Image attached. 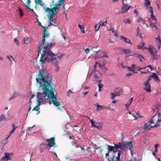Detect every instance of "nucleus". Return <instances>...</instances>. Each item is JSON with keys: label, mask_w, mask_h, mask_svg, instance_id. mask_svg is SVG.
<instances>
[{"label": "nucleus", "mask_w": 161, "mask_h": 161, "mask_svg": "<svg viewBox=\"0 0 161 161\" xmlns=\"http://www.w3.org/2000/svg\"><path fill=\"white\" fill-rule=\"evenodd\" d=\"M108 161H120V151L118 150L117 156L116 158V159L114 160V158H107Z\"/></svg>", "instance_id": "nucleus-16"}, {"label": "nucleus", "mask_w": 161, "mask_h": 161, "mask_svg": "<svg viewBox=\"0 0 161 161\" xmlns=\"http://www.w3.org/2000/svg\"><path fill=\"white\" fill-rule=\"evenodd\" d=\"M124 141L119 142L117 144H114V147L117 149L118 148L123 150L124 148Z\"/></svg>", "instance_id": "nucleus-14"}, {"label": "nucleus", "mask_w": 161, "mask_h": 161, "mask_svg": "<svg viewBox=\"0 0 161 161\" xmlns=\"http://www.w3.org/2000/svg\"><path fill=\"white\" fill-rule=\"evenodd\" d=\"M122 51L126 54H130L131 53V51L130 49H124Z\"/></svg>", "instance_id": "nucleus-25"}, {"label": "nucleus", "mask_w": 161, "mask_h": 161, "mask_svg": "<svg viewBox=\"0 0 161 161\" xmlns=\"http://www.w3.org/2000/svg\"><path fill=\"white\" fill-rule=\"evenodd\" d=\"M64 108V106H62V108L61 109H60V107H58V108H57V109L58 110H62Z\"/></svg>", "instance_id": "nucleus-60"}, {"label": "nucleus", "mask_w": 161, "mask_h": 161, "mask_svg": "<svg viewBox=\"0 0 161 161\" xmlns=\"http://www.w3.org/2000/svg\"><path fill=\"white\" fill-rule=\"evenodd\" d=\"M50 152H51L53 153V154L55 155V156H56V157L57 158L58 156L57 155L56 153L54 151V149H51V150H50V151H49Z\"/></svg>", "instance_id": "nucleus-46"}, {"label": "nucleus", "mask_w": 161, "mask_h": 161, "mask_svg": "<svg viewBox=\"0 0 161 161\" xmlns=\"http://www.w3.org/2000/svg\"><path fill=\"white\" fill-rule=\"evenodd\" d=\"M144 44L143 43H140L139 44V45L138 46V49H145V48H144Z\"/></svg>", "instance_id": "nucleus-34"}, {"label": "nucleus", "mask_w": 161, "mask_h": 161, "mask_svg": "<svg viewBox=\"0 0 161 161\" xmlns=\"http://www.w3.org/2000/svg\"><path fill=\"white\" fill-rule=\"evenodd\" d=\"M144 4L149 13H153V8L151 6V2L149 0H145Z\"/></svg>", "instance_id": "nucleus-11"}, {"label": "nucleus", "mask_w": 161, "mask_h": 161, "mask_svg": "<svg viewBox=\"0 0 161 161\" xmlns=\"http://www.w3.org/2000/svg\"><path fill=\"white\" fill-rule=\"evenodd\" d=\"M122 91H119L118 92H115L113 93H112L111 94L112 97H111V98L112 99H114V97L116 96H119L120 95L122 94Z\"/></svg>", "instance_id": "nucleus-18"}, {"label": "nucleus", "mask_w": 161, "mask_h": 161, "mask_svg": "<svg viewBox=\"0 0 161 161\" xmlns=\"http://www.w3.org/2000/svg\"><path fill=\"white\" fill-rule=\"evenodd\" d=\"M37 1H38V4L40 5L43 6H44V3H43V2L42 1V0H35V2L36 3V4H37Z\"/></svg>", "instance_id": "nucleus-29"}, {"label": "nucleus", "mask_w": 161, "mask_h": 161, "mask_svg": "<svg viewBox=\"0 0 161 161\" xmlns=\"http://www.w3.org/2000/svg\"><path fill=\"white\" fill-rule=\"evenodd\" d=\"M90 49L89 48H86L85 50V52L86 53V54H88L89 53Z\"/></svg>", "instance_id": "nucleus-53"}, {"label": "nucleus", "mask_w": 161, "mask_h": 161, "mask_svg": "<svg viewBox=\"0 0 161 161\" xmlns=\"http://www.w3.org/2000/svg\"><path fill=\"white\" fill-rule=\"evenodd\" d=\"M90 121L91 124L92 126V127H94L97 128L98 129H101L102 128V125L97 122H95L92 119H90Z\"/></svg>", "instance_id": "nucleus-12"}, {"label": "nucleus", "mask_w": 161, "mask_h": 161, "mask_svg": "<svg viewBox=\"0 0 161 161\" xmlns=\"http://www.w3.org/2000/svg\"><path fill=\"white\" fill-rule=\"evenodd\" d=\"M134 55H135V57L139 58L140 61H142V58H144L142 55L137 54H134Z\"/></svg>", "instance_id": "nucleus-26"}, {"label": "nucleus", "mask_w": 161, "mask_h": 161, "mask_svg": "<svg viewBox=\"0 0 161 161\" xmlns=\"http://www.w3.org/2000/svg\"><path fill=\"white\" fill-rule=\"evenodd\" d=\"M150 22V26L152 28V29L155 31L157 29V27L156 26L157 23V19L155 18V16L153 15V13H151L150 17L149 19Z\"/></svg>", "instance_id": "nucleus-7"}, {"label": "nucleus", "mask_w": 161, "mask_h": 161, "mask_svg": "<svg viewBox=\"0 0 161 161\" xmlns=\"http://www.w3.org/2000/svg\"><path fill=\"white\" fill-rule=\"evenodd\" d=\"M31 109V107L30 106H29V108H28V109H29V110H28V114L29 112L30 113V111Z\"/></svg>", "instance_id": "nucleus-63"}, {"label": "nucleus", "mask_w": 161, "mask_h": 161, "mask_svg": "<svg viewBox=\"0 0 161 161\" xmlns=\"http://www.w3.org/2000/svg\"><path fill=\"white\" fill-rule=\"evenodd\" d=\"M156 40L157 41H158V42L161 44V40L160 38V36H158L157 38H156Z\"/></svg>", "instance_id": "nucleus-47"}, {"label": "nucleus", "mask_w": 161, "mask_h": 161, "mask_svg": "<svg viewBox=\"0 0 161 161\" xmlns=\"http://www.w3.org/2000/svg\"><path fill=\"white\" fill-rule=\"evenodd\" d=\"M96 68L94 67V70H92L91 73L89 74V77H91L93 75L94 79L93 81H96L98 82L99 76L100 75V73L99 71L96 70Z\"/></svg>", "instance_id": "nucleus-9"}, {"label": "nucleus", "mask_w": 161, "mask_h": 161, "mask_svg": "<svg viewBox=\"0 0 161 161\" xmlns=\"http://www.w3.org/2000/svg\"><path fill=\"white\" fill-rule=\"evenodd\" d=\"M149 77H150V78L151 77L153 78L154 79L155 81L158 83L160 81L158 76L156 75L155 73H153L152 75Z\"/></svg>", "instance_id": "nucleus-21"}, {"label": "nucleus", "mask_w": 161, "mask_h": 161, "mask_svg": "<svg viewBox=\"0 0 161 161\" xmlns=\"http://www.w3.org/2000/svg\"><path fill=\"white\" fill-rule=\"evenodd\" d=\"M11 126L13 129H14V130H15L17 128V127L16 126L15 124L14 123L12 124Z\"/></svg>", "instance_id": "nucleus-48"}, {"label": "nucleus", "mask_w": 161, "mask_h": 161, "mask_svg": "<svg viewBox=\"0 0 161 161\" xmlns=\"http://www.w3.org/2000/svg\"><path fill=\"white\" fill-rule=\"evenodd\" d=\"M101 80H100V79H98V81L99 82V83L98 85V86L99 87V91H100L102 90L101 88H103V85L102 84L100 83V82Z\"/></svg>", "instance_id": "nucleus-35"}, {"label": "nucleus", "mask_w": 161, "mask_h": 161, "mask_svg": "<svg viewBox=\"0 0 161 161\" xmlns=\"http://www.w3.org/2000/svg\"><path fill=\"white\" fill-rule=\"evenodd\" d=\"M130 114H132L135 118H138L140 117L139 114L135 112V111H132L129 113Z\"/></svg>", "instance_id": "nucleus-23"}, {"label": "nucleus", "mask_w": 161, "mask_h": 161, "mask_svg": "<svg viewBox=\"0 0 161 161\" xmlns=\"http://www.w3.org/2000/svg\"><path fill=\"white\" fill-rule=\"evenodd\" d=\"M97 66L99 67L101 69H102L104 72L107 71L108 70L107 68H106L104 66L101 65L99 63H96L94 65V67L96 68Z\"/></svg>", "instance_id": "nucleus-17"}, {"label": "nucleus", "mask_w": 161, "mask_h": 161, "mask_svg": "<svg viewBox=\"0 0 161 161\" xmlns=\"http://www.w3.org/2000/svg\"><path fill=\"white\" fill-rule=\"evenodd\" d=\"M14 130H14V129H12V130L10 131L9 135H8V136L6 138L7 140L8 138L10 136L11 134L13 133Z\"/></svg>", "instance_id": "nucleus-51"}, {"label": "nucleus", "mask_w": 161, "mask_h": 161, "mask_svg": "<svg viewBox=\"0 0 161 161\" xmlns=\"http://www.w3.org/2000/svg\"><path fill=\"white\" fill-rule=\"evenodd\" d=\"M54 0H52V3H50V7L49 8H53L54 6Z\"/></svg>", "instance_id": "nucleus-39"}, {"label": "nucleus", "mask_w": 161, "mask_h": 161, "mask_svg": "<svg viewBox=\"0 0 161 161\" xmlns=\"http://www.w3.org/2000/svg\"><path fill=\"white\" fill-rule=\"evenodd\" d=\"M31 3V0H27V2L25 3V7L26 8H28L30 6V3Z\"/></svg>", "instance_id": "nucleus-40"}, {"label": "nucleus", "mask_w": 161, "mask_h": 161, "mask_svg": "<svg viewBox=\"0 0 161 161\" xmlns=\"http://www.w3.org/2000/svg\"><path fill=\"white\" fill-rule=\"evenodd\" d=\"M6 119L5 118V116L3 114L1 115L0 116V122L2 121L3 120H6Z\"/></svg>", "instance_id": "nucleus-37"}, {"label": "nucleus", "mask_w": 161, "mask_h": 161, "mask_svg": "<svg viewBox=\"0 0 161 161\" xmlns=\"http://www.w3.org/2000/svg\"><path fill=\"white\" fill-rule=\"evenodd\" d=\"M37 22L38 25L41 26L43 29V34L42 39V44L37 47L38 56L40 53L41 54L39 61L41 64H43L46 62H50L56 59L55 54L52 53L51 51V48L55 45V43L51 42L49 44L48 42H47V43H46L45 38L49 36V34L47 31L46 28L42 25L41 23L39 21L38 19H37Z\"/></svg>", "instance_id": "nucleus-2"}, {"label": "nucleus", "mask_w": 161, "mask_h": 161, "mask_svg": "<svg viewBox=\"0 0 161 161\" xmlns=\"http://www.w3.org/2000/svg\"><path fill=\"white\" fill-rule=\"evenodd\" d=\"M124 23L125 24H130L131 20L128 18H126L123 20Z\"/></svg>", "instance_id": "nucleus-28"}, {"label": "nucleus", "mask_w": 161, "mask_h": 161, "mask_svg": "<svg viewBox=\"0 0 161 161\" xmlns=\"http://www.w3.org/2000/svg\"><path fill=\"white\" fill-rule=\"evenodd\" d=\"M158 146H159V145H158V144H156L154 146V147H155V148L157 149Z\"/></svg>", "instance_id": "nucleus-62"}, {"label": "nucleus", "mask_w": 161, "mask_h": 161, "mask_svg": "<svg viewBox=\"0 0 161 161\" xmlns=\"http://www.w3.org/2000/svg\"><path fill=\"white\" fill-rule=\"evenodd\" d=\"M133 98H131L129 100V101L130 102V103H127L126 105V107H127L128 106H129L130 104H131V103H132V99H133Z\"/></svg>", "instance_id": "nucleus-49"}, {"label": "nucleus", "mask_w": 161, "mask_h": 161, "mask_svg": "<svg viewBox=\"0 0 161 161\" xmlns=\"http://www.w3.org/2000/svg\"><path fill=\"white\" fill-rule=\"evenodd\" d=\"M87 155H86V154H85V157L86 158H88L91 156V153L89 151H87Z\"/></svg>", "instance_id": "nucleus-41"}, {"label": "nucleus", "mask_w": 161, "mask_h": 161, "mask_svg": "<svg viewBox=\"0 0 161 161\" xmlns=\"http://www.w3.org/2000/svg\"><path fill=\"white\" fill-rule=\"evenodd\" d=\"M148 51L151 55L152 60H157L160 58L159 55L157 54V51L153 47H149L148 49Z\"/></svg>", "instance_id": "nucleus-6"}, {"label": "nucleus", "mask_w": 161, "mask_h": 161, "mask_svg": "<svg viewBox=\"0 0 161 161\" xmlns=\"http://www.w3.org/2000/svg\"><path fill=\"white\" fill-rule=\"evenodd\" d=\"M131 67L134 70L136 69V65L134 64H133L131 65Z\"/></svg>", "instance_id": "nucleus-57"}, {"label": "nucleus", "mask_w": 161, "mask_h": 161, "mask_svg": "<svg viewBox=\"0 0 161 161\" xmlns=\"http://www.w3.org/2000/svg\"><path fill=\"white\" fill-rule=\"evenodd\" d=\"M95 52L98 53L97 55L96 56L97 58H102L104 57H106V55L99 50H98V51H95Z\"/></svg>", "instance_id": "nucleus-19"}, {"label": "nucleus", "mask_w": 161, "mask_h": 161, "mask_svg": "<svg viewBox=\"0 0 161 161\" xmlns=\"http://www.w3.org/2000/svg\"><path fill=\"white\" fill-rule=\"evenodd\" d=\"M161 125V114H155L149 121L144 124V129L149 130L151 128L157 127Z\"/></svg>", "instance_id": "nucleus-3"}, {"label": "nucleus", "mask_w": 161, "mask_h": 161, "mask_svg": "<svg viewBox=\"0 0 161 161\" xmlns=\"http://www.w3.org/2000/svg\"><path fill=\"white\" fill-rule=\"evenodd\" d=\"M78 27L80 29L81 31V32H82L83 33H85V32L84 31V30H82V27H81V25L79 24H78Z\"/></svg>", "instance_id": "nucleus-50"}, {"label": "nucleus", "mask_w": 161, "mask_h": 161, "mask_svg": "<svg viewBox=\"0 0 161 161\" xmlns=\"http://www.w3.org/2000/svg\"><path fill=\"white\" fill-rule=\"evenodd\" d=\"M124 148H126L130 150L131 147H132L133 144L131 142H129L124 141Z\"/></svg>", "instance_id": "nucleus-15"}, {"label": "nucleus", "mask_w": 161, "mask_h": 161, "mask_svg": "<svg viewBox=\"0 0 161 161\" xmlns=\"http://www.w3.org/2000/svg\"><path fill=\"white\" fill-rule=\"evenodd\" d=\"M105 106H102L99 105H97V110L98 111L101 110L103 108H105Z\"/></svg>", "instance_id": "nucleus-33"}, {"label": "nucleus", "mask_w": 161, "mask_h": 161, "mask_svg": "<svg viewBox=\"0 0 161 161\" xmlns=\"http://www.w3.org/2000/svg\"><path fill=\"white\" fill-rule=\"evenodd\" d=\"M46 148V144L44 143H42L41 144L40 146V149L41 150V152H42L44 151Z\"/></svg>", "instance_id": "nucleus-22"}, {"label": "nucleus", "mask_w": 161, "mask_h": 161, "mask_svg": "<svg viewBox=\"0 0 161 161\" xmlns=\"http://www.w3.org/2000/svg\"><path fill=\"white\" fill-rule=\"evenodd\" d=\"M19 38L18 37L15 38L14 39V42L15 43V45L17 46H19Z\"/></svg>", "instance_id": "nucleus-36"}, {"label": "nucleus", "mask_w": 161, "mask_h": 161, "mask_svg": "<svg viewBox=\"0 0 161 161\" xmlns=\"http://www.w3.org/2000/svg\"><path fill=\"white\" fill-rule=\"evenodd\" d=\"M97 24L98 25H99V27H100L101 26H105V25L104 24V22H103V21H100Z\"/></svg>", "instance_id": "nucleus-38"}, {"label": "nucleus", "mask_w": 161, "mask_h": 161, "mask_svg": "<svg viewBox=\"0 0 161 161\" xmlns=\"http://www.w3.org/2000/svg\"><path fill=\"white\" fill-rule=\"evenodd\" d=\"M114 146H112L108 145V153H109L110 152H111L112 151H113L114 153V151L113 150V149L114 148Z\"/></svg>", "instance_id": "nucleus-27"}, {"label": "nucleus", "mask_w": 161, "mask_h": 161, "mask_svg": "<svg viewBox=\"0 0 161 161\" xmlns=\"http://www.w3.org/2000/svg\"><path fill=\"white\" fill-rule=\"evenodd\" d=\"M39 106H40L39 105L38 106L36 105V106H35L34 107V108L33 109L32 111H33V110H36V111H38V110L39 109Z\"/></svg>", "instance_id": "nucleus-43"}, {"label": "nucleus", "mask_w": 161, "mask_h": 161, "mask_svg": "<svg viewBox=\"0 0 161 161\" xmlns=\"http://www.w3.org/2000/svg\"><path fill=\"white\" fill-rule=\"evenodd\" d=\"M73 92L71 91L70 90H69L67 93V95L68 97L69 96V94L71 93H72Z\"/></svg>", "instance_id": "nucleus-54"}, {"label": "nucleus", "mask_w": 161, "mask_h": 161, "mask_svg": "<svg viewBox=\"0 0 161 161\" xmlns=\"http://www.w3.org/2000/svg\"><path fill=\"white\" fill-rule=\"evenodd\" d=\"M18 9L19 12L20 13V16L21 17L23 15V13L22 12V10L20 7H18Z\"/></svg>", "instance_id": "nucleus-42"}, {"label": "nucleus", "mask_w": 161, "mask_h": 161, "mask_svg": "<svg viewBox=\"0 0 161 161\" xmlns=\"http://www.w3.org/2000/svg\"><path fill=\"white\" fill-rule=\"evenodd\" d=\"M46 142L47 143V148L49 151H50L51 149H54L55 147V145L56 144L55 138L53 137L49 139H46ZM55 147H57L56 146Z\"/></svg>", "instance_id": "nucleus-5"}, {"label": "nucleus", "mask_w": 161, "mask_h": 161, "mask_svg": "<svg viewBox=\"0 0 161 161\" xmlns=\"http://www.w3.org/2000/svg\"><path fill=\"white\" fill-rule=\"evenodd\" d=\"M127 69H129V71H132V67H128L127 66Z\"/></svg>", "instance_id": "nucleus-59"}, {"label": "nucleus", "mask_w": 161, "mask_h": 161, "mask_svg": "<svg viewBox=\"0 0 161 161\" xmlns=\"http://www.w3.org/2000/svg\"><path fill=\"white\" fill-rule=\"evenodd\" d=\"M147 67H144L143 68H138V69H137V71H140L141 69H145V68H147Z\"/></svg>", "instance_id": "nucleus-61"}, {"label": "nucleus", "mask_w": 161, "mask_h": 161, "mask_svg": "<svg viewBox=\"0 0 161 161\" xmlns=\"http://www.w3.org/2000/svg\"><path fill=\"white\" fill-rule=\"evenodd\" d=\"M4 153L5 154L4 156L1 158L0 161H7L11 159L10 155H12L11 153Z\"/></svg>", "instance_id": "nucleus-13"}, {"label": "nucleus", "mask_w": 161, "mask_h": 161, "mask_svg": "<svg viewBox=\"0 0 161 161\" xmlns=\"http://www.w3.org/2000/svg\"><path fill=\"white\" fill-rule=\"evenodd\" d=\"M120 37V39L125 42V43L132 44V43L130 42V40L128 38H125L123 36H121Z\"/></svg>", "instance_id": "nucleus-20"}, {"label": "nucleus", "mask_w": 161, "mask_h": 161, "mask_svg": "<svg viewBox=\"0 0 161 161\" xmlns=\"http://www.w3.org/2000/svg\"><path fill=\"white\" fill-rule=\"evenodd\" d=\"M112 32L115 36H116V37L118 36V35L117 34L116 32L115 31H113Z\"/></svg>", "instance_id": "nucleus-58"}, {"label": "nucleus", "mask_w": 161, "mask_h": 161, "mask_svg": "<svg viewBox=\"0 0 161 161\" xmlns=\"http://www.w3.org/2000/svg\"><path fill=\"white\" fill-rule=\"evenodd\" d=\"M109 156V153L108 152L105 154V157L106 158L107 157H108Z\"/></svg>", "instance_id": "nucleus-64"}, {"label": "nucleus", "mask_w": 161, "mask_h": 161, "mask_svg": "<svg viewBox=\"0 0 161 161\" xmlns=\"http://www.w3.org/2000/svg\"><path fill=\"white\" fill-rule=\"evenodd\" d=\"M34 126V125L31 127H28L27 129L26 130V131H30L31 129H32L33 128Z\"/></svg>", "instance_id": "nucleus-55"}, {"label": "nucleus", "mask_w": 161, "mask_h": 161, "mask_svg": "<svg viewBox=\"0 0 161 161\" xmlns=\"http://www.w3.org/2000/svg\"><path fill=\"white\" fill-rule=\"evenodd\" d=\"M151 80L150 77L147 78V79L144 81L143 85L144 86V89L147 92H150L151 91V85L149 84V81Z\"/></svg>", "instance_id": "nucleus-8"}, {"label": "nucleus", "mask_w": 161, "mask_h": 161, "mask_svg": "<svg viewBox=\"0 0 161 161\" xmlns=\"http://www.w3.org/2000/svg\"><path fill=\"white\" fill-rule=\"evenodd\" d=\"M30 42V40L29 38L26 37L24 38V44H27Z\"/></svg>", "instance_id": "nucleus-31"}, {"label": "nucleus", "mask_w": 161, "mask_h": 161, "mask_svg": "<svg viewBox=\"0 0 161 161\" xmlns=\"http://www.w3.org/2000/svg\"><path fill=\"white\" fill-rule=\"evenodd\" d=\"M99 25H98L97 24L95 26V31H98L99 28Z\"/></svg>", "instance_id": "nucleus-44"}, {"label": "nucleus", "mask_w": 161, "mask_h": 161, "mask_svg": "<svg viewBox=\"0 0 161 161\" xmlns=\"http://www.w3.org/2000/svg\"><path fill=\"white\" fill-rule=\"evenodd\" d=\"M43 9L46 12H48L50 16L49 17V24L48 26L54 25V26H56L54 25L53 23L51 22V19H52L55 16L57 13L58 12L59 9L60 8V5L59 4H55V7L53 8H45L44 6H43Z\"/></svg>", "instance_id": "nucleus-4"}, {"label": "nucleus", "mask_w": 161, "mask_h": 161, "mask_svg": "<svg viewBox=\"0 0 161 161\" xmlns=\"http://www.w3.org/2000/svg\"><path fill=\"white\" fill-rule=\"evenodd\" d=\"M65 0H59L58 1V3H57V4H59L60 5V6L61 5H62Z\"/></svg>", "instance_id": "nucleus-45"}, {"label": "nucleus", "mask_w": 161, "mask_h": 161, "mask_svg": "<svg viewBox=\"0 0 161 161\" xmlns=\"http://www.w3.org/2000/svg\"><path fill=\"white\" fill-rule=\"evenodd\" d=\"M127 0H122V2L123 3V6L122 8V10L119 13L124 14L125 12H127V11L131 7V6H128L127 4L126 3H125V1L126 2Z\"/></svg>", "instance_id": "nucleus-10"}, {"label": "nucleus", "mask_w": 161, "mask_h": 161, "mask_svg": "<svg viewBox=\"0 0 161 161\" xmlns=\"http://www.w3.org/2000/svg\"><path fill=\"white\" fill-rule=\"evenodd\" d=\"M6 57L9 60V61L10 62V65H11L12 64H13V62H12V61L11 60L10 58H11L13 60H14V59L13 58L12 56H11V55L10 56L8 55H6Z\"/></svg>", "instance_id": "nucleus-32"}, {"label": "nucleus", "mask_w": 161, "mask_h": 161, "mask_svg": "<svg viewBox=\"0 0 161 161\" xmlns=\"http://www.w3.org/2000/svg\"><path fill=\"white\" fill-rule=\"evenodd\" d=\"M19 95V94L16 92H14L13 93L12 96L9 98V100L11 101L14 98H15L17 97H18Z\"/></svg>", "instance_id": "nucleus-24"}, {"label": "nucleus", "mask_w": 161, "mask_h": 161, "mask_svg": "<svg viewBox=\"0 0 161 161\" xmlns=\"http://www.w3.org/2000/svg\"><path fill=\"white\" fill-rule=\"evenodd\" d=\"M14 130H14V129H12V130L10 131L9 135H8V136L6 138L7 140L8 138L10 136L11 134L13 133Z\"/></svg>", "instance_id": "nucleus-52"}, {"label": "nucleus", "mask_w": 161, "mask_h": 161, "mask_svg": "<svg viewBox=\"0 0 161 161\" xmlns=\"http://www.w3.org/2000/svg\"><path fill=\"white\" fill-rule=\"evenodd\" d=\"M137 22L139 23H141V24L142 25H144L145 24L144 20L141 18H139L138 19Z\"/></svg>", "instance_id": "nucleus-30"}, {"label": "nucleus", "mask_w": 161, "mask_h": 161, "mask_svg": "<svg viewBox=\"0 0 161 161\" xmlns=\"http://www.w3.org/2000/svg\"><path fill=\"white\" fill-rule=\"evenodd\" d=\"M36 76L39 87L43 91L42 93L38 92L37 93L38 102L40 103L44 100H49L50 104L52 102L54 106H59L60 102L58 100L56 95H54L53 89L51 85L52 78L51 75L47 72L46 69H39L38 74Z\"/></svg>", "instance_id": "nucleus-1"}, {"label": "nucleus", "mask_w": 161, "mask_h": 161, "mask_svg": "<svg viewBox=\"0 0 161 161\" xmlns=\"http://www.w3.org/2000/svg\"><path fill=\"white\" fill-rule=\"evenodd\" d=\"M147 67H148L149 68H150L151 71L153 70L154 69V68H153L152 66L150 65H148L147 66Z\"/></svg>", "instance_id": "nucleus-56"}]
</instances>
